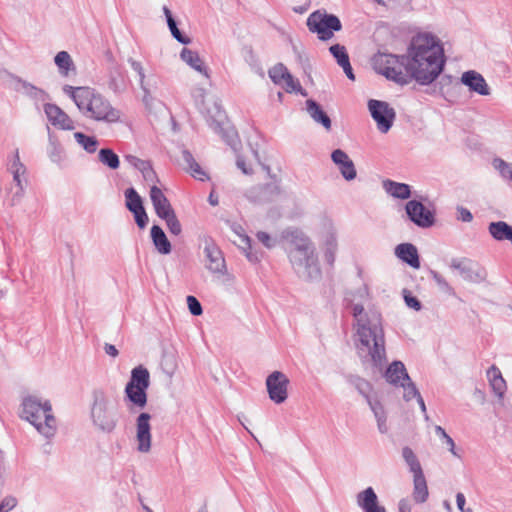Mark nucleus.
Returning <instances> with one entry per match:
<instances>
[{
    "mask_svg": "<svg viewBox=\"0 0 512 512\" xmlns=\"http://www.w3.org/2000/svg\"><path fill=\"white\" fill-rule=\"evenodd\" d=\"M348 307L355 320V348L362 365L381 371L387 362L381 314L375 309L366 310L359 303Z\"/></svg>",
    "mask_w": 512,
    "mask_h": 512,
    "instance_id": "1",
    "label": "nucleus"
},
{
    "mask_svg": "<svg viewBox=\"0 0 512 512\" xmlns=\"http://www.w3.org/2000/svg\"><path fill=\"white\" fill-rule=\"evenodd\" d=\"M407 55L412 80L421 85H429L435 81L446 61L439 39L428 33L412 38Z\"/></svg>",
    "mask_w": 512,
    "mask_h": 512,
    "instance_id": "2",
    "label": "nucleus"
},
{
    "mask_svg": "<svg viewBox=\"0 0 512 512\" xmlns=\"http://www.w3.org/2000/svg\"><path fill=\"white\" fill-rule=\"evenodd\" d=\"M193 97L195 104L201 114L204 115L208 125L231 147L237 152L241 146V142L237 131L227 121L225 112L216 99H206L205 90L198 88L194 91Z\"/></svg>",
    "mask_w": 512,
    "mask_h": 512,
    "instance_id": "3",
    "label": "nucleus"
},
{
    "mask_svg": "<svg viewBox=\"0 0 512 512\" xmlns=\"http://www.w3.org/2000/svg\"><path fill=\"white\" fill-rule=\"evenodd\" d=\"M22 418L31 423L38 433L51 439L57 432V421L50 401H42L36 396H28L22 402Z\"/></svg>",
    "mask_w": 512,
    "mask_h": 512,
    "instance_id": "4",
    "label": "nucleus"
},
{
    "mask_svg": "<svg viewBox=\"0 0 512 512\" xmlns=\"http://www.w3.org/2000/svg\"><path fill=\"white\" fill-rule=\"evenodd\" d=\"M80 113L91 120L113 124L120 122L122 113L101 93L89 87L77 105Z\"/></svg>",
    "mask_w": 512,
    "mask_h": 512,
    "instance_id": "5",
    "label": "nucleus"
},
{
    "mask_svg": "<svg viewBox=\"0 0 512 512\" xmlns=\"http://www.w3.org/2000/svg\"><path fill=\"white\" fill-rule=\"evenodd\" d=\"M408 64V55L378 53L373 58L376 72L400 85L409 84L412 80Z\"/></svg>",
    "mask_w": 512,
    "mask_h": 512,
    "instance_id": "6",
    "label": "nucleus"
},
{
    "mask_svg": "<svg viewBox=\"0 0 512 512\" xmlns=\"http://www.w3.org/2000/svg\"><path fill=\"white\" fill-rule=\"evenodd\" d=\"M288 257L295 273L304 280H315L321 276L314 244L302 249L288 250Z\"/></svg>",
    "mask_w": 512,
    "mask_h": 512,
    "instance_id": "7",
    "label": "nucleus"
},
{
    "mask_svg": "<svg viewBox=\"0 0 512 512\" xmlns=\"http://www.w3.org/2000/svg\"><path fill=\"white\" fill-rule=\"evenodd\" d=\"M90 418L94 427L103 433L110 434L117 426L118 419L115 413L109 409V401L102 391L93 393Z\"/></svg>",
    "mask_w": 512,
    "mask_h": 512,
    "instance_id": "8",
    "label": "nucleus"
},
{
    "mask_svg": "<svg viewBox=\"0 0 512 512\" xmlns=\"http://www.w3.org/2000/svg\"><path fill=\"white\" fill-rule=\"evenodd\" d=\"M150 385L149 371L139 365L132 369L131 377L125 387V396L134 406L142 409L147 404V389Z\"/></svg>",
    "mask_w": 512,
    "mask_h": 512,
    "instance_id": "9",
    "label": "nucleus"
},
{
    "mask_svg": "<svg viewBox=\"0 0 512 512\" xmlns=\"http://www.w3.org/2000/svg\"><path fill=\"white\" fill-rule=\"evenodd\" d=\"M306 25L309 31L316 33L321 41L332 39L334 32L342 29L340 19L334 14L327 13L325 10L312 12L307 18Z\"/></svg>",
    "mask_w": 512,
    "mask_h": 512,
    "instance_id": "10",
    "label": "nucleus"
},
{
    "mask_svg": "<svg viewBox=\"0 0 512 512\" xmlns=\"http://www.w3.org/2000/svg\"><path fill=\"white\" fill-rule=\"evenodd\" d=\"M405 212L409 221L419 228L427 229L435 225V211L424 206L421 201L409 200L405 204Z\"/></svg>",
    "mask_w": 512,
    "mask_h": 512,
    "instance_id": "11",
    "label": "nucleus"
},
{
    "mask_svg": "<svg viewBox=\"0 0 512 512\" xmlns=\"http://www.w3.org/2000/svg\"><path fill=\"white\" fill-rule=\"evenodd\" d=\"M368 108L377 128L383 133L388 132L396 117L395 110L387 102L374 99L369 100Z\"/></svg>",
    "mask_w": 512,
    "mask_h": 512,
    "instance_id": "12",
    "label": "nucleus"
},
{
    "mask_svg": "<svg viewBox=\"0 0 512 512\" xmlns=\"http://www.w3.org/2000/svg\"><path fill=\"white\" fill-rule=\"evenodd\" d=\"M449 267L459 271L462 278L468 282L481 283L486 279V272L473 260L463 258H452Z\"/></svg>",
    "mask_w": 512,
    "mask_h": 512,
    "instance_id": "13",
    "label": "nucleus"
},
{
    "mask_svg": "<svg viewBox=\"0 0 512 512\" xmlns=\"http://www.w3.org/2000/svg\"><path fill=\"white\" fill-rule=\"evenodd\" d=\"M288 377L281 371H274L266 378L269 398L275 404H281L288 398Z\"/></svg>",
    "mask_w": 512,
    "mask_h": 512,
    "instance_id": "14",
    "label": "nucleus"
},
{
    "mask_svg": "<svg viewBox=\"0 0 512 512\" xmlns=\"http://www.w3.org/2000/svg\"><path fill=\"white\" fill-rule=\"evenodd\" d=\"M151 415L142 412L136 419V439L138 442L137 450L142 453H147L151 449Z\"/></svg>",
    "mask_w": 512,
    "mask_h": 512,
    "instance_id": "15",
    "label": "nucleus"
},
{
    "mask_svg": "<svg viewBox=\"0 0 512 512\" xmlns=\"http://www.w3.org/2000/svg\"><path fill=\"white\" fill-rule=\"evenodd\" d=\"M281 193L280 186L276 182H273L249 189L246 192V197L249 201L254 203H268L275 201Z\"/></svg>",
    "mask_w": 512,
    "mask_h": 512,
    "instance_id": "16",
    "label": "nucleus"
},
{
    "mask_svg": "<svg viewBox=\"0 0 512 512\" xmlns=\"http://www.w3.org/2000/svg\"><path fill=\"white\" fill-rule=\"evenodd\" d=\"M8 171L13 175L15 183V191L12 194L11 203L16 205L22 199L27 186V169L23 162H11Z\"/></svg>",
    "mask_w": 512,
    "mask_h": 512,
    "instance_id": "17",
    "label": "nucleus"
},
{
    "mask_svg": "<svg viewBox=\"0 0 512 512\" xmlns=\"http://www.w3.org/2000/svg\"><path fill=\"white\" fill-rule=\"evenodd\" d=\"M204 254L207 259L206 268L210 272L221 275L226 272L222 252L211 239L205 241Z\"/></svg>",
    "mask_w": 512,
    "mask_h": 512,
    "instance_id": "18",
    "label": "nucleus"
},
{
    "mask_svg": "<svg viewBox=\"0 0 512 512\" xmlns=\"http://www.w3.org/2000/svg\"><path fill=\"white\" fill-rule=\"evenodd\" d=\"M44 112L54 127L62 130H73L75 128L74 121L56 104L46 103Z\"/></svg>",
    "mask_w": 512,
    "mask_h": 512,
    "instance_id": "19",
    "label": "nucleus"
},
{
    "mask_svg": "<svg viewBox=\"0 0 512 512\" xmlns=\"http://www.w3.org/2000/svg\"><path fill=\"white\" fill-rule=\"evenodd\" d=\"M461 83L468 87L471 92H475L481 96L490 95V88L484 77L475 70H468L461 76Z\"/></svg>",
    "mask_w": 512,
    "mask_h": 512,
    "instance_id": "20",
    "label": "nucleus"
},
{
    "mask_svg": "<svg viewBox=\"0 0 512 512\" xmlns=\"http://www.w3.org/2000/svg\"><path fill=\"white\" fill-rule=\"evenodd\" d=\"M383 377L393 387L400 388L403 381L409 380V374L404 363L400 360L391 362L384 371Z\"/></svg>",
    "mask_w": 512,
    "mask_h": 512,
    "instance_id": "21",
    "label": "nucleus"
},
{
    "mask_svg": "<svg viewBox=\"0 0 512 512\" xmlns=\"http://www.w3.org/2000/svg\"><path fill=\"white\" fill-rule=\"evenodd\" d=\"M150 199L155 213L160 219H166V217L175 212L168 198L156 185H153L150 189Z\"/></svg>",
    "mask_w": 512,
    "mask_h": 512,
    "instance_id": "22",
    "label": "nucleus"
},
{
    "mask_svg": "<svg viewBox=\"0 0 512 512\" xmlns=\"http://www.w3.org/2000/svg\"><path fill=\"white\" fill-rule=\"evenodd\" d=\"M357 505L364 512H386L384 506L379 505L378 496L372 487L359 492L356 497Z\"/></svg>",
    "mask_w": 512,
    "mask_h": 512,
    "instance_id": "23",
    "label": "nucleus"
},
{
    "mask_svg": "<svg viewBox=\"0 0 512 512\" xmlns=\"http://www.w3.org/2000/svg\"><path fill=\"white\" fill-rule=\"evenodd\" d=\"M357 505L364 512H386L384 506L379 505L378 496L372 487L359 492L356 497Z\"/></svg>",
    "mask_w": 512,
    "mask_h": 512,
    "instance_id": "24",
    "label": "nucleus"
},
{
    "mask_svg": "<svg viewBox=\"0 0 512 512\" xmlns=\"http://www.w3.org/2000/svg\"><path fill=\"white\" fill-rule=\"evenodd\" d=\"M13 79L15 81V90L23 93L36 103L45 102L50 98L49 94L43 89L38 88L19 77H13Z\"/></svg>",
    "mask_w": 512,
    "mask_h": 512,
    "instance_id": "25",
    "label": "nucleus"
},
{
    "mask_svg": "<svg viewBox=\"0 0 512 512\" xmlns=\"http://www.w3.org/2000/svg\"><path fill=\"white\" fill-rule=\"evenodd\" d=\"M395 255L403 262L414 269L420 267V257L415 245L411 243H401L395 248Z\"/></svg>",
    "mask_w": 512,
    "mask_h": 512,
    "instance_id": "26",
    "label": "nucleus"
},
{
    "mask_svg": "<svg viewBox=\"0 0 512 512\" xmlns=\"http://www.w3.org/2000/svg\"><path fill=\"white\" fill-rule=\"evenodd\" d=\"M283 237L288 244L287 251L302 249L313 244L311 240L298 229L286 230Z\"/></svg>",
    "mask_w": 512,
    "mask_h": 512,
    "instance_id": "27",
    "label": "nucleus"
},
{
    "mask_svg": "<svg viewBox=\"0 0 512 512\" xmlns=\"http://www.w3.org/2000/svg\"><path fill=\"white\" fill-rule=\"evenodd\" d=\"M487 377L489 379L490 386L494 394L499 398L503 399L504 394L507 390L506 381L502 376V373L498 367L492 365L487 370Z\"/></svg>",
    "mask_w": 512,
    "mask_h": 512,
    "instance_id": "28",
    "label": "nucleus"
},
{
    "mask_svg": "<svg viewBox=\"0 0 512 512\" xmlns=\"http://www.w3.org/2000/svg\"><path fill=\"white\" fill-rule=\"evenodd\" d=\"M180 58L191 68H193L197 72L203 74L206 78L210 77L208 69L205 66L202 59L200 58L198 52L188 49V48H183L180 53Z\"/></svg>",
    "mask_w": 512,
    "mask_h": 512,
    "instance_id": "29",
    "label": "nucleus"
},
{
    "mask_svg": "<svg viewBox=\"0 0 512 512\" xmlns=\"http://www.w3.org/2000/svg\"><path fill=\"white\" fill-rule=\"evenodd\" d=\"M151 239L155 249L160 254L167 255L171 252V243L168 240L164 230L159 225H153L151 227Z\"/></svg>",
    "mask_w": 512,
    "mask_h": 512,
    "instance_id": "30",
    "label": "nucleus"
},
{
    "mask_svg": "<svg viewBox=\"0 0 512 512\" xmlns=\"http://www.w3.org/2000/svg\"><path fill=\"white\" fill-rule=\"evenodd\" d=\"M383 189L393 198L406 200L411 196V188L405 183H399L387 179L383 181Z\"/></svg>",
    "mask_w": 512,
    "mask_h": 512,
    "instance_id": "31",
    "label": "nucleus"
},
{
    "mask_svg": "<svg viewBox=\"0 0 512 512\" xmlns=\"http://www.w3.org/2000/svg\"><path fill=\"white\" fill-rule=\"evenodd\" d=\"M488 231L496 241H509L512 244V226L504 221L491 222Z\"/></svg>",
    "mask_w": 512,
    "mask_h": 512,
    "instance_id": "32",
    "label": "nucleus"
},
{
    "mask_svg": "<svg viewBox=\"0 0 512 512\" xmlns=\"http://www.w3.org/2000/svg\"><path fill=\"white\" fill-rule=\"evenodd\" d=\"M306 110L315 122L322 124L327 130L331 128V120L329 116L323 111L316 101L308 99L306 101Z\"/></svg>",
    "mask_w": 512,
    "mask_h": 512,
    "instance_id": "33",
    "label": "nucleus"
},
{
    "mask_svg": "<svg viewBox=\"0 0 512 512\" xmlns=\"http://www.w3.org/2000/svg\"><path fill=\"white\" fill-rule=\"evenodd\" d=\"M107 86L115 94L125 91V77L118 66H114L109 70Z\"/></svg>",
    "mask_w": 512,
    "mask_h": 512,
    "instance_id": "34",
    "label": "nucleus"
},
{
    "mask_svg": "<svg viewBox=\"0 0 512 512\" xmlns=\"http://www.w3.org/2000/svg\"><path fill=\"white\" fill-rule=\"evenodd\" d=\"M429 492L424 473L413 475V498L416 503H424Z\"/></svg>",
    "mask_w": 512,
    "mask_h": 512,
    "instance_id": "35",
    "label": "nucleus"
},
{
    "mask_svg": "<svg viewBox=\"0 0 512 512\" xmlns=\"http://www.w3.org/2000/svg\"><path fill=\"white\" fill-rule=\"evenodd\" d=\"M236 165L245 175L266 173L270 178H275V175L271 174V169L265 162H236Z\"/></svg>",
    "mask_w": 512,
    "mask_h": 512,
    "instance_id": "36",
    "label": "nucleus"
},
{
    "mask_svg": "<svg viewBox=\"0 0 512 512\" xmlns=\"http://www.w3.org/2000/svg\"><path fill=\"white\" fill-rule=\"evenodd\" d=\"M347 382L355 387V389L365 398L366 402L372 399L370 397V392L372 391V385L366 379L354 375L349 374L347 377Z\"/></svg>",
    "mask_w": 512,
    "mask_h": 512,
    "instance_id": "37",
    "label": "nucleus"
},
{
    "mask_svg": "<svg viewBox=\"0 0 512 512\" xmlns=\"http://www.w3.org/2000/svg\"><path fill=\"white\" fill-rule=\"evenodd\" d=\"M402 458L405 461L406 465L409 468V471L413 475L421 474L423 473L422 466L414 453V451L409 446H404L402 448Z\"/></svg>",
    "mask_w": 512,
    "mask_h": 512,
    "instance_id": "38",
    "label": "nucleus"
},
{
    "mask_svg": "<svg viewBox=\"0 0 512 512\" xmlns=\"http://www.w3.org/2000/svg\"><path fill=\"white\" fill-rule=\"evenodd\" d=\"M163 12L165 14L167 24H168V27H169V30H170L172 36L181 44L187 45V44L191 43V39L188 36L183 35L181 33V31L178 29L177 23H176L175 19L173 18L170 9L167 6L163 7Z\"/></svg>",
    "mask_w": 512,
    "mask_h": 512,
    "instance_id": "39",
    "label": "nucleus"
},
{
    "mask_svg": "<svg viewBox=\"0 0 512 512\" xmlns=\"http://www.w3.org/2000/svg\"><path fill=\"white\" fill-rule=\"evenodd\" d=\"M54 61L59 69L60 74L63 76H68L70 70H74L72 58L66 51L58 52L54 58Z\"/></svg>",
    "mask_w": 512,
    "mask_h": 512,
    "instance_id": "40",
    "label": "nucleus"
},
{
    "mask_svg": "<svg viewBox=\"0 0 512 512\" xmlns=\"http://www.w3.org/2000/svg\"><path fill=\"white\" fill-rule=\"evenodd\" d=\"M125 205L126 208L132 213L134 211H137L141 208H144L143 201L140 197V195L137 193V191L130 187L125 190Z\"/></svg>",
    "mask_w": 512,
    "mask_h": 512,
    "instance_id": "41",
    "label": "nucleus"
},
{
    "mask_svg": "<svg viewBox=\"0 0 512 512\" xmlns=\"http://www.w3.org/2000/svg\"><path fill=\"white\" fill-rule=\"evenodd\" d=\"M337 246L336 235L334 233H329L325 240L326 248L324 252V259L330 266H333L335 262Z\"/></svg>",
    "mask_w": 512,
    "mask_h": 512,
    "instance_id": "42",
    "label": "nucleus"
},
{
    "mask_svg": "<svg viewBox=\"0 0 512 512\" xmlns=\"http://www.w3.org/2000/svg\"><path fill=\"white\" fill-rule=\"evenodd\" d=\"M185 164L182 169L189 173L194 179L202 182L209 180L208 172L203 169L199 162H185Z\"/></svg>",
    "mask_w": 512,
    "mask_h": 512,
    "instance_id": "43",
    "label": "nucleus"
},
{
    "mask_svg": "<svg viewBox=\"0 0 512 512\" xmlns=\"http://www.w3.org/2000/svg\"><path fill=\"white\" fill-rule=\"evenodd\" d=\"M288 74H289V71H288L287 67L282 63L276 64L268 71V75H269L270 79L276 85H282L283 81L286 79Z\"/></svg>",
    "mask_w": 512,
    "mask_h": 512,
    "instance_id": "44",
    "label": "nucleus"
},
{
    "mask_svg": "<svg viewBox=\"0 0 512 512\" xmlns=\"http://www.w3.org/2000/svg\"><path fill=\"white\" fill-rule=\"evenodd\" d=\"M74 137L77 143L82 146L87 152L93 153L97 150L98 141L94 136H87L81 132H76Z\"/></svg>",
    "mask_w": 512,
    "mask_h": 512,
    "instance_id": "45",
    "label": "nucleus"
},
{
    "mask_svg": "<svg viewBox=\"0 0 512 512\" xmlns=\"http://www.w3.org/2000/svg\"><path fill=\"white\" fill-rule=\"evenodd\" d=\"M429 274H430L431 278L437 284L440 291H442L443 293L450 295V296L455 295L454 288L446 281V279L440 273H438L435 270H430Z\"/></svg>",
    "mask_w": 512,
    "mask_h": 512,
    "instance_id": "46",
    "label": "nucleus"
},
{
    "mask_svg": "<svg viewBox=\"0 0 512 512\" xmlns=\"http://www.w3.org/2000/svg\"><path fill=\"white\" fill-rule=\"evenodd\" d=\"M287 93H299L302 96H306V91L302 88L299 81L295 79L292 74L289 72L286 79L283 81L281 85Z\"/></svg>",
    "mask_w": 512,
    "mask_h": 512,
    "instance_id": "47",
    "label": "nucleus"
},
{
    "mask_svg": "<svg viewBox=\"0 0 512 512\" xmlns=\"http://www.w3.org/2000/svg\"><path fill=\"white\" fill-rule=\"evenodd\" d=\"M435 433L440 437L443 443L448 446L451 454L457 458H461L460 454H458L454 440L446 433L445 429L439 425L435 426Z\"/></svg>",
    "mask_w": 512,
    "mask_h": 512,
    "instance_id": "48",
    "label": "nucleus"
},
{
    "mask_svg": "<svg viewBox=\"0 0 512 512\" xmlns=\"http://www.w3.org/2000/svg\"><path fill=\"white\" fill-rule=\"evenodd\" d=\"M403 388V399L406 402H409L413 398H418L421 394L416 387L415 383L411 380L409 377V380L403 381V386H400Z\"/></svg>",
    "mask_w": 512,
    "mask_h": 512,
    "instance_id": "49",
    "label": "nucleus"
},
{
    "mask_svg": "<svg viewBox=\"0 0 512 512\" xmlns=\"http://www.w3.org/2000/svg\"><path fill=\"white\" fill-rule=\"evenodd\" d=\"M128 63L130 64L131 68L138 74L139 76V84H140V87L141 89L144 91L145 95H144V100H146L149 92H148V89L146 88L145 86V72H144V68L142 66V64L139 62V61H136L135 59L133 58H129L128 59Z\"/></svg>",
    "mask_w": 512,
    "mask_h": 512,
    "instance_id": "50",
    "label": "nucleus"
},
{
    "mask_svg": "<svg viewBox=\"0 0 512 512\" xmlns=\"http://www.w3.org/2000/svg\"><path fill=\"white\" fill-rule=\"evenodd\" d=\"M494 164L501 178L508 184H512V162H494Z\"/></svg>",
    "mask_w": 512,
    "mask_h": 512,
    "instance_id": "51",
    "label": "nucleus"
},
{
    "mask_svg": "<svg viewBox=\"0 0 512 512\" xmlns=\"http://www.w3.org/2000/svg\"><path fill=\"white\" fill-rule=\"evenodd\" d=\"M330 53L336 59L339 66L346 64L350 61L346 48L343 45L335 44L329 48Z\"/></svg>",
    "mask_w": 512,
    "mask_h": 512,
    "instance_id": "52",
    "label": "nucleus"
},
{
    "mask_svg": "<svg viewBox=\"0 0 512 512\" xmlns=\"http://www.w3.org/2000/svg\"><path fill=\"white\" fill-rule=\"evenodd\" d=\"M88 88L89 87H86V86L73 87L70 85H65L63 87V91L65 94H67L68 96H70L72 98V100L74 101V103L77 106L78 103L80 102L82 96H84V94L88 90Z\"/></svg>",
    "mask_w": 512,
    "mask_h": 512,
    "instance_id": "53",
    "label": "nucleus"
},
{
    "mask_svg": "<svg viewBox=\"0 0 512 512\" xmlns=\"http://www.w3.org/2000/svg\"><path fill=\"white\" fill-rule=\"evenodd\" d=\"M338 165V169L342 176L350 181L356 177V169L354 166V162H334Z\"/></svg>",
    "mask_w": 512,
    "mask_h": 512,
    "instance_id": "54",
    "label": "nucleus"
},
{
    "mask_svg": "<svg viewBox=\"0 0 512 512\" xmlns=\"http://www.w3.org/2000/svg\"><path fill=\"white\" fill-rule=\"evenodd\" d=\"M135 167L141 170L146 181L154 182L157 179L156 173L151 166V162H134Z\"/></svg>",
    "mask_w": 512,
    "mask_h": 512,
    "instance_id": "55",
    "label": "nucleus"
},
{
    "mask_svg": "<svg viewBox=\"0 0 512 512\" xmlns=\"http://www.w3.org/2000/svg\"><path fill=\"white\" fill-rule=\"evenodd\" d=\"M163 220L166 222L167 228L169 229L171 234H173L175 236H178L181 234L182 226H181V223L178 220L175 212Z\"/></svg>",
    "mask_w": 512,
    "mask_h": 512,
    "instance_id": "56",
    "label": "nucleus"
},
{
    "mask_svg": "<svg viewBox=\"0 0 512 512\" xmlns=\"http://www.w3.org/2000/svg\"><path fill=\"white\" fill-rule=\"evenodd\" d=\"M367 404L369 405L370 409L372 410L375 419H381V418L387 417L384 406L378 399L372 398L369 401H367Z\"/></svg>",
    "mask_w": 512,
    "mask_h": 512,
    "instance_id": "57",
    "label": "nucleus"
},
{
    "mask_svg": "<svg viewBox=\"0 0 512 512\" xmlns=\"http://www.w3.org/2000/svg\"><path fill=\"white\" fill-rule=\"evenodd\" d=\"M186 301L188 309L193 316H200L203 313L202 305L195 296H187Z\"/></svg>",
    "mask_w": 512,
    "mask_h": 512,
    "instance_id": "58",
    "label": "nucleus"
},
{
    "mask_svg": "<svg viewBox=\"0 0 512 512\" xmlns=\"http://www.w3.org/2000/svg\"><path fill=\"white\" fill-rule=\"evenodd\" d=\"M133 215H134V219H135V222L137 224V226L140 228V229H143L146 227L147 223H148V215L145 211V208H141L137 211H134L132 212Z\"/></svg>",
    "mask_w": 512,
    "mask_h": 512,
    "instance_id": "59",
    "label": "nucleus"
},
{
    "mask_svg": "<svg viewBox=\"0 0 512 512\" xmlns=\"http://www.w3.org/2000/svg\"><path fill=\"white\" fill-rule=\"evenodd\" d=\"M17 505V499L13 496H6L0 502V512H9Z\"/></svg>",
    "mask_w": 512,
    "mask_h": 512,
    "instance_id": "60",
    "label": "nucleus"
},
{
    "mask_svg": "<svg viewBox=\"0 0 512 512\" xmlns=\"http://www.w3.org/2000/svg\"><path fill=\"white\" fill-rule=\"evenodd\" d=\"M242 240H243V242L245 244V246L243 247V250H244L248 260L250 262H257L259 260V257L257 255V253H253L252 250H251L252 246H251L250 238L248 236H244Z\"/></svg>",
    "mask_w": 512,
    "mask_h": 512,
    "instance_id": "61",
    "label": "nucleus"
},
{
    "mask_svg": "<svg viewBox=\"0 0 512 512\" xmlns=\"http://www.w3.org/2000/svg\"><path fill=\"white\" fill-rule=\"evenodd\" d=\"M404 300L409 308L419 311L421 309V302L414 296H412L407 290H404Z\"/></svg>",
    "mask_w": 512,
    "mask_h": 512,
    "instance_id": "62",
    "label": "nucleus"
},
{
    "mask_svg": "<svg viewBox=\"0 0 512 512\" xmlns=\"http://www.w3.org/2000/svg\"><path fill=\"white\" fill-rule=\"evenodd\" d=\"M456 211H457V217H456L457 220L462 221V222H466V223H469V222H471L473 220L472 213L466 207L458 206L456 208Z\"/></svg>",
    "mask_w": 512,
    "mask_h": 512,
    "instance_id": "63",
    "label": "nucleus"
},
{
    "mask_svg": "<svg viewBox=\"0 0 512 512\" xmlns=\"http://www.w3.org/2000/svg\"><path fill=\"white\" fill-rule=\"evenodd\" d=\"M98 160H119V156L111 149L104 148L100 150Z\"/></svg>",
    "mask_w": 512,
    "mask_h": 512,
    "instance_id": "64",
    "label": "nucleus"
}]
</instances>
